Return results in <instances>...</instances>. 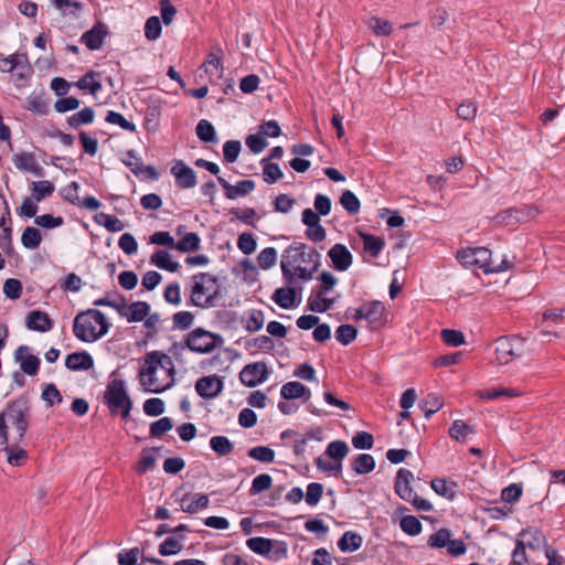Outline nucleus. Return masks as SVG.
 I'll use <instances>...</instances> for the list:
<instances>
[{
    "mask_svg": "<svg viewBox=\"0 0 565 565\" xmlns=\"http://www.w3.org/2000/svg\"><path fill=\"white\" fill-rule=\"evenodd\" d=\"M110 324L105 315L97 309L79 312L73 323L74 335L83 342H94L104 337Z\"/></svg>",
    "mask_w": 565,
    "mask_h": 565,
    "instance_id": "obj_1",
    "label": "nucleus"
},
{
    "mask_svg": "<svg viewBox=\"0 0 565 565\" xmlns=\"http://www.w3.org/2000/svg\"><path fill=\"white\" fill-rule=\"evenodd\" d=\"M192 281L190 303L203 309L215 307L221 297L217 277L210 273H198L192 276Z\"/></svg>",
    "mask_w": 565,
    "mask_h": 565,
    "instance_id": "obj_2",
    "label": "nucleus"
},
{
    "mask_svg": "<svg viewBox=\"0 0 565 565\" xmlns=\"http://www.w3.org/2000/svg\"><path fill=\"white\" fill-rule=\"evenodd\" d=\"M104 403L107 405L110 414L119 415L125 420V424L128 425L132 403L126 392L122 380L115 379L108 383L104 394Z\"/></svg>",
    "mask_w": 565,
    "mask_h": 565,
    "instance_id": "obj_3",
    "label": "nucleus"
},
{
    "mask_svg": "<svg viewBox=\"0 0 565 565\" xmlns=\"http://www.w3.org/2000/svg\"><path fill=\"white\" fill-rule=\"evenodd\" d=\"M221 343H223V338L220 334L212 333L203 328H196L186 335L184 343H174L172 352L178 355L179 352L189 349L204 354L212 352Z\"/></svg>",
    "mask_w": 565,
    "mask_h": 565,
    "instance_id": "obj_4",
    "label": "nucleus"
},
{
    "mask_svg": "<svg viewBox=\"0 0 565 565\" xmlns=\"http://www.w3.org/2000/svg\"><path fill=\"white\" fill-rule=\"evenodd\" d=\"M2 413L19 431V441H21L29 427L30 404L28 397L20 396L15 398L9 403Z\"/></svg>",
    "mask_w": 565,
    "mask_h": 565,
    "instance_id": "obj_5",
    "label": "nucleus"
},
{
    "mask_svg": "<svg viewBox=\"0 0 565 565\" xmlns=\"http://www.w3.org/2000/svg\"><path fill=\"white\" fill-rule=\"evenodd\" d=\"M281 259H288L291 266L297 263H303L313 266V270H318L321 266V254L316 248H309L305 243H295L288 246Z\"/></svg>",
    "mask_w": 565,
    "mask_h": 565,
    "instance_id": "obj_6",
    "label": "nucleus"
},
{
    "mask_svg": "<svg viewBox=\"0 0 565 565\" xmlns=\"http://www.w3.org/2000/svg\"><path fill=\"white\" fill-rule=\"evenodd\" d=\"M495 359L500 364L509 363L512 358L524 352V340L519 337H501L495 341Z\"/></svg>",
    "mask_w": 565,
    "mask_h": 565,
    "instance_id": "obj_7",
    "label": "nucleus"
},
{
    "mask_svg": "<svg viewBox=\"0 0 565 565\" xmlns=\"http://www.w3.org/2000/svg\"><path fill=\"white\" fill-rule=\"evenodd\" d=\"M269 375L265 362H253L245 365L239 372V381L247 387H255L264 383Z\"/></svg>",
    "mask_w": 565,
    "mask_h": 565,
    "instance_id": "obj_8",
    "label": "nucleus"
},
{
    "mask_svg": "<svg viewBox=\"0 0 565 565\" xmlns=\"http://www.w3.org/2000/svg\"><path fill=\"white\" fill-rule=\"evenodd\" d=\"M171 174L174 177L175 185L179 189H191L196 185L195 171L182 160L173 161Z\"/></svg>",
    "mask_w": 565,
    "mask_h": 565,
    "instance_id": "obj_9",
    "label": "nucleus"
},
{
    "mask_svg": "<svg viewBox=\"0 0 565 565\" xmlns=\"http://www.w3.org/2000/svg\"><path fill=\"white\" fill-rule=\"evenodd\" d=\"M223 388V379L217 375L200 377L195 383L198 395L206 399L215 398L222 393Z\"/></svg>",
    "mask_w": 565,
    "mask_h": 565,
    "instance_id": "obj_10",
    "label": "nucleus"
},
{
    "mask_svg": "<svg viewBox=\"0 0 565 565\" xmlns=\"http://www.w3.org/2000/svg\"><path fill=\"white\" fill-rule=\"evenodd\" d=\"M162 110V102L153 95L148 97L146 115L143 118V127L148 134H154L160 126V116Z\"/></svg>",
    "mask_w": 565,
    "mask_h": 565,
    "instance_id": "obj_11",
    "label": "nucleus"
},
{
    "mask_svg": "<svg viewBox=\"0 0 565 565\" xmlns=\"http://www.w3.org/2000/svg\"><path fill=\"white\" fill-rule=\"evenodd\" d=\"M12 162L15 168L23 172H30L38 178L44 175V169L38 163L36 157L33 152H21L17 153L12 158Z\"/></svg>",
    "mask_w": 565,
    "mask_h": 565,
    "instance_id": "obj_12",
    "label": "nucleus"
},
{
    "mask_svg": "<svg viewBox=\"0 0 565 565\" xmlns=\"http://www.w3.org/2000/svg\"><path fill=\"white\" fill-rule=\"evenodd\" d=\"M107 35V25L102 22H97L90 30L82 34L81 42L92 51L99 50L102 49Z\"/></svg>",
    "mask_w": 565,
    "mask_h": 565,
    "instance_id": "obj_13",
    "label": "nucleus"
},
{
    "mask_svg": "<svg viewBox=\"0 0 565 565\" xmlns=\"http://www.w3.org/2000/svg\"><path fill=\"white\" fill-rule=\"evenodd\" d=\"M328 256L330 257L333 268L338 271L347 270L353 262V256L348 247L343 244L333 245L329 252Z\"/></svg>",
    "mask_w": 565,
    "mask_h": 565,
    "instance_id": "obj_14",
    "label": "nucleus"
},
{
    "mask_svg": "<svg viewBox=\"0 0 565 565\" xmlns=\"http://www.w3.org/2000/svg\"><path fill=\"white\" fill-rule=\"evenodd\" d=\"M29 347L20 345L14 352V359L20 363L22 372L33 376L38 374L41 361L33 354L24 355V353H29Z\"/></svg>",
    "mask_w": 565,
    "mask_h": 565,
    "instance_id": "obj_15",
    "label": "nucleus"
},
{
    "mask_svg": "<svg viewBox=\"0 0 565 565\" xmlns=\"http://www.w3.org/2000/svg\"><path fill=\"white\" fill-rule=\"evenodd\" d=\"M164 363L171 365V360L167 354L159 351L147 353L143 359V371H150V367H152L153 371L160 372L163 376L169 377V369Z\"/></svg>",
    "mask_w": 565,
    "mask_h": 565,
    "instance_id": "obj_16",
    "label": "nucleus"
},
{
    "mask_svg": "<svg viewBox=\"0 0 565 565\" xmlns=\"http://www.w3.org/2000/svg\"><path fill=\"white\" fill-rule=\"evenodd\" d=\"M25 326L28 329L38 332H47L53 329V320L41 310H33L28 313Z\"/></svg>",
    "mask_w": 565,
    "mask_h": 565,
    "instance_id": "obj_17",
    "label": "nucleus"
},
{
    "mask_svg": "<svg viewBox=\"0 0 565 565\" xmlns=\"http://www.w3.org/2000/svg\"><path fill=\"white\" fill-rule=\"evenodd\" d=\"M413 478L414 475L408 469L401 468L396 473L394 486L395 492L405 501H409L414 494L413 489L411 488V481Z\"/></svg>",
    "mask_w": 565,
    "mask_h": 565,
    "instance_id": "obj_18",
    "label": "nucleus"
},
{
    "mask_svg": "<svg viewBox=\"0 0 565 565\" xmlns=\"http://www.w3.org/2000/svg\"><path fill=\"white\" fill-rule=\"evenodd\" d=\"M159 373L150 367V371H143V391L150 393H161L170 387L169 377H159Z\"/></svg>",
    "mask_w": 565,
    "mask_h": 565,
    "instance_id": "obj_19",
    "label": "nucleus"
},
{
    "mask_svg": "<svg viewBox=\"0 0 565 565\" xmlns=\"http://www.w3.org/2000/svg\"><path fill=\"white\" fill-rule=\"evenodd\" d=\"M384 313L385 307L382 301L372 300L365 303L366 320L371 329H379L383 324Z\"/></svg>",
    "mask_w": 565,
    "mask_h": 565,
    "instance_id": "obj_20",
    "label": "nucleus"
},
{
    "mask_svg": "<svg viewBox=\"0 0 565 565\" xmlns=\"http://www.w3.org/2000/svg\"><path fill=\"white\" fill-rule=\"evenodd\" d=\"M94 365L92 355L86 352H74L66 356L65 366L72 371H87Z\"/></svg>",
    "mask_w": 565,
    "mask_h": 565,
    "instance_id": "obj_21",
    "label": "nucleus"
},
{
    "mask_svg": "<svg viewBox=\"0 0 565 565\" xmlns=\"http://www.w3.org/2000/svg\"><path fill=\"white\" fill-rule=\"evenodd\" d=\"M280 395L284 399H296L303 397L308 401L310 397V390L300 382H288L280 388Z\"/></svg>",
    "mask_w": 565,
    "mask_h": 565,
    "instance_id": "obj_22",
    "label": "nucleus"
},
{
    "mask_svg": "<svg viewBox=\"0 0 565 565\" xmlns=\"http://www.w3.org/2000/svg\"><path fill=\"white\" fill-rule=\"evenodd\" d=\"M150 263L170 273H177L180 268V264L173 260L171 255L163 249L156 250L150 257Z\"/></svg>",
    "mask_w": 565,
    "mask_h": 565,
    "instance_id": "obj_23",
    "label": "nucleus"
},
{
    "mask_svg": "<svg viewBox=\"0 0 565 565\" xmlns=\"http://www.w3.org/2000/svg\"><path fill=\"white\" fill-rule=\"evenodd\" d=\"M189 501V494H184L181 499V509L185 513L194 514L200 510L206 509L210 504L209 497L203 493H196L193 500Z\"/></svg>",
    "mask_w": 565,
    "mask_h": 565,
    "instance_id": "obj_24",
    "label": "nucleus"
},
{
    "mask_svg": "<svg viewBox=\"0 0 565 565\" xmlns=\"http://www.w3.org/2000/svg\"><path fill=\"white\" fill-rule=\"evenodd\" d=\"M296 294L295 287L278 288L273 294L271 299L280 308L289 309L296 303Z\"/></svg>",
    "mask_w": 565,
    "mask_h": 565,
    "instance_id": "obj_25",
    "label": "nucleus"
},
{
    "mask_svg": "<svg viewBox=\"0 0 565 565\" xmlns=\"http://www.w3.org/2000/svg\"><path fill=\"white\" fill-rule=\"evenodd\" d=\"M54 8L60 11L63 17L77 19L83 9V3L77 0H51Z\"/></svg>",
    "mask_w": 565,
    "mask_h": 565,
    "instance_id": "obj_26",
    "label": "nucleus"
},
{
    "mask_svg": "<svg viewBox=\"0 0 565 565\" xmlns=\"http://www.w3.org/2000/svg\"><path fill=\"white\" fill-rule=\"evenodd\" d=\"M363 539L360 534L347 531L338 541V547L343 553H352L358 551L362 545Z\"/></svg>",
    "mask_w": 565,
    "mask_h": 565,
    "instance_id": "obj_27",
    "label": "nucleus"
},
{
    "mask_svg": "<svg viewBox=\"0 0 565 565\" xmlns=\"http://www.w3.org/2000/svg\"><path fill=\"white\" fill-rule=\"evenodd\" d=\"M117 312L129 322H139L141 321V301L127 303L124 297Z\"/></svg>",
    "mask_w": 565,
    "mask_h": 565,
    "instance_id": "obj_28",
    "label": "nucleus"
},
{
    "mask_svg": "<svg viewBox=\"0 0 565 565\" xmlns=\"http://www.w3.org/2000/svg\"><path fill=\"white\" fill-rule=\"evenodd\" d=\"M183 535H171L163 540L159 545V553L162 556L175 555L183 550Z\"/></svg>",
    "mask_w": 565,
    "mask_h": 565,
    "instance_id": "obj_29",
    "label": "nucleus"
},
{
    "mask_svg": "<svg viewBox=\"0 0 565 565\" xmlns=\"http://www.w3.org/2000/svg\"><path fill=\"white\" fill-rule=\"evenodd\" d=\"M246 546L255 554L267 556L274 547V541L263 536H255L246 541Z\"/></svg>",
    "mask_w": 565,
    "mask_h": 565,
    "instance_id": "obj_30",
    "label": "nucleus"
},
{
    "mask_svg": "<svg viewBox=\"0 0 565 565\" xmlns=\"http://www.w3.org/2000/svg\"><path fill=\"white\" fill-rule=\"evenodd\" d=\"M361 237L363 239L364 252L369 253L374 258L382 253L385 246V242L382 237L366 233H361Z\"/></svg>",
    "mask_w": 565,
    "mask_h": 565,
    "instance_id": "obj_31",
    "label": "nucleus"
},
{
    "mask_svg": "<svg viewBox=\"0 0 565 565\" xmlns=\"http://www.w3.org/2000/svg\"><path fill=\"white\" fill-rule=\"evenodd\" d=\"M201 247V238L194 233H186L180 241L174 242V248L181 253L196 252Z\"/></svg>",
    "mask_w": 565,
    "mask_h": 565,
    "instance_id": "obj_32",
    "label": "nucleus"
},
{
    "mask_svg": "<svg viewBox=\"0 0 565 565\" xmlns=\"http://www.w3.org/2000/svg\"><path fill=\"white\" fill-rule=\"evenodd\" d=\"M351 466L356 475H366L374 470L375 459L370 454H360L353 459Z\"/></svg>",
    "mask_w": 565,
    "mask_h": 565,
    "instance_id": "obj_33",
    "label": "nucleus"
},
{
    "mask_svg": "<svg viewBox=\"0 0 565 565\" xmlns=\"http://www.w3.org/2000/svg\"><path fill=\"white\" fill-rule=\"evenodd\" d=\"M161 319L158 313H150V306L143 301V327L149 331L147 337L152 338L160 330Z\"/></svg>",
    "mask_w": 565,
    "mask_h": 565,
    "instance_id": "obj_34",
    "label": "nucleus"
},
{
    "mask_svg": "<svg viewBox=\"0 0 565 565\" xmlns=\"http://www.w3.org/2000/svg\"><path fill=\"white\" fill-rule=\"evenodd\" d=\"M195 134L198 138L203 142H217V136L214 126L206 119H201L196 127Z\"/></svg>",
    "mask_w": 565,
    "mask_h": 565,
    "instance_id": "obj_35",
    "label": "nucleus"
},
{
    "mask_svg": "<svg viewBox=\"0 0 565 565\" xmlns=\"http://www.w3.org/2000/svg\"><path fill=\"white\" fill-rule=\"evenodd\" d=\"M222 54L223 51L220 46H215L207 55L203 67L207 74H216L222 72Z\"/></svg>",
    "mask_w": 565,
    "mask_h": 565,
    "instance_id": "obj_36",
    "label": "nucleus"
},
{
    "mask_svg": "<svg viewBox=\"0 0 565 565\" xmlns=\"http://www.w3.org/2000/svg\"><path fill=\"white\" fill-rule=\"evenodd\" d=\"M31 185V194L36 202L51 196L55 190L54 184L47 180L34 181Z\"/></svg>",
    "mask_w": 565,
    "mask_h": 565,
    "instance_id": "obj_37",
    "label": "nucleus"
},
{
    "mask_svg": "<svg viewBox=\"0 0 565 565\" xmlns=\"http://www.w3.org/2000/svg\"><path fill=\"white\" fill-rule=\"evenodd\" d=\"M95 113L93 108L85 107L81 111L73 114L66 119V122L70 127L77 129L82 125L92 124L94 120Z\"/></svg>",
    "mask_w": 565,
    "mask_h": 565,
    "instance_id": "obj_38",
    "label": "nucleus"
},
{
    "mask_svg": "<svg viewBox=\"0 0 565 565\" xmlns=\"http://www.w3.org/2000/svg\"><path fill=\"white\" fill-rule=\"evenodd\" d=\"M444 403L439 395L428 394L420 401L419 407L424 412L426 418H430L436 412L443 407Z\"/></svg>",
    "mask_w": 565,
    "mask_h": 565,
    "instance_id": "obj_39",
    "label": "nucleus"
},
{
    "mask_svg": "<svg viewBox=\"0 0 565 565\" xmlns=\"http://www.w3.org/2000/svg\"><path fill=\"white\" fill-rule=\"evenodd\" d=\"M255 189V182L253 180H241L235 185L230 186L226 198L230 200H236L237 198L249 194Z\"/></svg>",
    "mask_w": 565,
    "mask_h": 565,
    "instance_id": "obj_40",
    "label": "nucleus"
},
{
    "mask_svg": "<svg viewBox=\"0 0 565 565\" xmlns=\"http://www.w3.org/2000/svg\"><path fill=\"white\" fill-rule=\"evenodd\" d=\"M318 280L320 281V284L317 287L312 288L311 291H313L318 295H321V296H326L338 284V278L333 274H331L330 271H327V270H324L320 274V276L318 277Z\"/></svg>",
    "mask_w": 565,
    "mask_h": 565,
    "instance_id": "obj_41",
    "label": "nucleus"
},
{
    "mask_svg": "<svg viewBox=\"0 0 565 565\" xmlns=\"http://www.w3.org/2000/svg\"><path fill=\"white\" fill-rule=\"evenodd\" d=\"M97 76H99L98 73L89 71L82 78H79L75 85L79 89L89 90L90 94L95 95L98 90L102 89V83L95 79Z\"/></svg>",
    "mask_w": 565,
    "mask_h": 565,
    "instance_id": "obj_42",
    "label": "nucleus"
},
{
    "mask_svg": "<svg viewBox=\"0 0 565 565\" xmlns=\"http://www.w3.org/2000/svg\"><path fill=\"white\" fill-rule=\"evenodd\" d=\"M42 242L41 232L36 227L28 226L21 235V243L28 249H35Z\"/></svg>",
    "mask_w": 565,
    "mask_h": 565,
    "instance_id": "obj_43",
    "label": "nucleus"
},
{
    "mask_svg": "<svg viewBox=\"0 0 565 565\" xmlns=\"http://www.w3.org/2000/svg\"><path fill=\"white\" fill-rule=\"evenodd\" d=\"M95 221L105 226L109 232H120L124 230V223L115 215H110L104 212H100L95 215Z\"/></svg>",
    "mask_w": 565,
    "mask_h": 565,
    "instance_id": "obj_44",
    "label": "nucleus"
},
{
    "mask_svg": "<svg viewBox=\"0 0 565 565\" xmlns=\"http://www.w3.org/2000/svg\"><path fill=\"white\" fill-rule=\"evenodd\" d=\"M477 395L480 398L486 399H495L502 396L505 397H515L521 395V391L516 388H492V390H481L477 392Z\"/></svg>",
    "mask_w": 565,
    "mask_h": 565,
    "instance_id": "obj_45",
    "label": "nucleus"
},
{
    "mask_svg": "<svg viewBox=\"0 0 565 565\" xmlns=\"http://www.w3.org/2000/svg\"><path fill=\"white\" fill-rule=\"evenodd\" d=\"M475 430L463 420L457 419L449 427V436L457 441H465Z\"/></svg>",
    "mask_w": 565,
    "mask_h": 565,
    "instance_id": "obj_46",
    "label": "nucleus"
},
{
    "mask_svg": "<svg viewBox=\"0 0 565 565\" xmlns=\"http://www.w3.org/2000/svg\"><path fill=\"white\" fill-rule=\"evenodd\" d=\"M210 447L218 456H227L233 451V443L225 436H213L210 439Z\"/></svg>",
    "mask_w": 565,
    "mask_h": 565,
    "instance_id": "obj_47",
    "label": "nucleus"
},
{
    "mask_svg": "<svg viewBox=\"0 0 565 565\" xmlns=\"http://www.w3.org/2000/svg\"><path fill=\"white\" fill-rule=\"evenodd\" d=\"M348 452L349 447L343 440H333L328 445L326 449V455L335 461H341L344 459Z\"/></svg>",
    "mask_w": 565,
    "mask_h": 565,
    "instance_id": "obj_48",
    "label": "nucleus"
},
{
    "mask_svg": "<svg viewBox=\"0 0 565 565\" xmlns=\"http://www.w3.org/2000/svg\"><path fill=\"white\" fill-rule=\"evenodd\" d=\"M367 26L379 36H387L392 33V23L377 17H371L367 20Z\"/></svg>",
    "mask_w": 565,
    "mask_h": 565,
    "instance_id": "obj_49",
    "label": "nucleus"
},
{
    "mask_svg": "<svg viewBox=\"0 0 565 565\" xmlns=\"http://www.w3.org/2000/svg\"><path fill=\"white\" fill-rule=\"evenodd\" d=\"M3 451L8 454V463L13 467H21L28 459V452L22 448H13L8 444L3 445Z\"/></svg>",
    "mask_w": 565,
    "mask_h": 565,
    "instance_id": "obj_50",
    "label": "nucleus"
},
{
    "mask_svg": "<svg viewBox=\"0 0 565 565\" xmlns=\"http://www.w3.org/2000/svg\"><path fill=\"white\" fill-rule=\"evenodd\" d=\"M358 335V330L351 324H341L335 330V339L343 345L352 343Z\"/></svg>",
    "mask_w": 565,
    "mask_h": 565,
    "instance_id": "obj_51",
    "label": "nucleus"
},
{
    "mask_svg": "<svg viewBox=\"0 0 565 565\" xmlns=\"http://www.w3.org/2000/svg\"><path fill=\"white\" fill-rule=\"evenodd\" d=\"M262 163L264 164L263 175H264V181L266 183L271 184L282 178V175H284L282 171L280 170V168L277 163L268 162V159H263Z\"/></svg>",
    "mask_w": 565,
    "mask_h": 565,
    "instance_id": "obj_52",
    "label": "nucleus"
},
{
    "mask_svg": "<svg viewBox=\"0 0 565 565\" xmlns=\"http://www.w3.org/2000/svg\"><path fill=\"white\" fill-rule=\"evenodd\" d=\"M161 32L162 25L160 19L156 15L148 18L143 26L145 36L149 41H154L160 38Z\"/></svg>",
    "mask_w": 565,
    "mask_h": 565,
    "instance_id": "obj_53",
    "label": "nucleus"
},
{
    "mask_svg": "<svg viewBox=\"0 0 565 565\" xmlns=\"http://www.w3.org/2000/svg\"><path fill=\"white\" fill-rule=\"evenodd\" d=\"M451 531L448 529H439L437 532L431 534L428 539V546L431 548H443L446 547L449 543V539L451 537Z\"/></svg>",
    "mask_w": 565,
    "mask_h": 565,
    "instance_id": "obj_54",
    "label": "nucleus"
},
{
    "mask_svg": "<svg viewBox=\"0 0 565 565\" xmlns=\"http://www.w3.org/2000/svg\"><path fill=\"white\" fill-rule=\"evenodd\" d=\"M248 456L260 462L269 463L275 460V451L267 446H256L248 450Z\"/></svg>",
    "mask_w": 565,
    "mask_h": 565,
    "instance_id": "obj_55",
    "label": "nucleus"
},
{
    "mask_svg": "<svg viewBox=\"0 0 565 565\" xmlns=\"http://www.w3.org/2000/svg\"><path fill=\"white\" fill-rule=\"evenodd\" d=\"M399 526L403 532L412 536L418 535L423 529L420 521L414 515L403 516Z\"/></svg>",
    "mask_w": 565,
    "mask_h": 565,
    "instance_id": "obj_56",
    "label": "nucleus"
},
{
    "mask_svg": "<svg viewBox=\"0 0 565 565\" xmlns=\"http://www.w3.org/2000/svg\"><path fill=\"white\" fill-rule=\"evenodd\" d=\"M323 494V486L319 482H311L307 486L306 494L303 495L306 503L310 507H316Z\"/></svg>",
    "mask_w": 565,
    "mask_h": 565,
    "instance_id": "obj_57",
    "label": "nucleus"
},
{
    "mask_svg": "<svg viewBox=\"0 0 565 565\" xmlns=\"http://www.w3.org/2000/svg\"><path fill=\"white\" fill-rule=\"evenodd\" d=\"M340 203L341 205L343 206V209L349 213V214H356L360 210V200L358 199V196L350 190H345L341 198H340Z\"/></svg>",
    "mask_w": 565,
    "mask_h": 565,
    "instance_id": "obj_58",
    "label": "nucleus"
},
{
    "mask_svg": "<svg viewBox=\"0 0 565 565\" xmlns=\"http://www.w3.org/2000/svg\"><path fill=\"white\" fill-rule=\"evenodd\" d=\"M172 427H173V422L170 417H161L160 419L153 422L150 425V429H149L150 437L159 438L163 434L171 430Z\"/></svg>",
    "mask_w": 565,
    "mask_h": 565,
    "instance_id": "obj_59",
    "label": "nucleus"
},
{
    "mask_svg": "<svg viewBox=\"0 0 565 565\" xmlns=\"http://www.w3.org/2000/svg\"><path fill=\"white\" fill-rule=\"evenodd\" d=\"M276 260L277 250L274 247L264 248L257 256L258 266L264 270L271 268L276 264Z\"/></svg>",
    "mask_w": 565,
    "mask_h": 565,
    "instance_id": "obj_60",
    "label": "nucleus"
},
{
    "mask_svg": "<svg viewBox=\"0 0 565 565\" xmlns=\"http://www.w3.org/2000/svg\"><path fill=\"white\" fill-rule=\"evenodd\" d=\"M242 149L239 140H228L223 146L224 160L228 163H233L237 160Z\"/></svg>",
    "mask_w": 565,
    "mask_h": 565,
    "instance_id": "obj_61",
    "label": "nucleus"
},
{
    "mask_svg": "<svg viewBox=\"0 0 565 565\" xmlns=\"http://www.w3.org/2000/svg\"><path fill=\"white\" fill-rule=\"evenodd\" d=\"M244 327L249 332L259 331L264 326V313L260 310H253L248 318L243 320Z\"/></svg>",
    "mask_w": 565,
    "mask_h": 565,
    "instance_id": "obj_62",
    "label": "nucleus"
},
{
    "mask_svg": "<svg viewBox=\"0 0 565 565\" xmlns=\"http://www.w3.org/2000/svg\"><path fill=\"white\" fill-rule=\"evenodd\" d=\"M273 479L267 473L258 475L253 479L252 487L249 489L250 495L258 494L263 491L268 490L271 487Z\"/></svg>",
    "mask_w": 565,
    "mask_h": 565,
    "instance_id": "obj_63",
    "label": "nucleus"
},
{
    "mask_svg": "<svg viewBox=\"0 0 565 565\" xmlns=\"http://www.w3.org/2000/svg\"><path fill=\"white\" fill-rule=\"evenodd\" d=\"M3 294L7 298L17 300L22 295V284L19 279L9 278L3 284Z\"/></svg>",
    "mask_w": 565,
    "mask_h": 565,
    "instance_id": "obj_64",
    "label": "nucleus"
}]
</instances>
